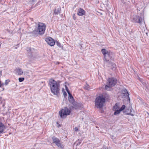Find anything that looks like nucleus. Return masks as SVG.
I'll list each match as a JSON object with an SVG mask.
<instances>
[{
    "label": "nucleus",
    "instance_id": "1",
    "mask_svg": "<svg viewBox=\"0 0 149 149\" xmlns=\"http://www.w3.org/2000/svg\"><path fill=\"white\" fill-rule=\"evenodd\" d=\"M49 85L52 93L54 95L58 96L59 94L60 86L59 83L53 79H51L49 81Z\"/></svg>",
    "mask_w": 149,
    "mask_h": 149
},
{
    "label": "nucleus",
    "instance_id": "2",
    "mask_svg": "<svg viewBox=\"0 0 149 149\" xmlns=\"http://www.w3.org/2000/svg\"><path fill=\"white\" fill-rule=\"evenodd\" d=\"M37 28L36 29V31L40 35L43 34L45 31L46 26L45 23L39 22L37 25Z\"/></svg>",
    "mask_w": 149,
    "mask_h": 149
},
{
    "label": "nucleus",
    "instance_id": "3",
    "mask_svg": "<svg viewBox=\"0 0 149 149\" xmlns=\"http://www.w3.org/2000/svg\"><path fill=\"white\" fill-rule=\"evenodd\" d=\"M105 99L102 96L97 97L95 100V106L98 108L103 107L104 103L105 102Z\"/></svg>",
    "mask_w": 149,
    "mask_h": 149
},
{
    "label": "nucleus",
    "instance_id": "4",
    "mask_svg": "<svg viewBox=\"0 0 149 149\" xmlns=\"http://www.w3.org/2000/svg\"><path fill=\"white\" fill-rule=\"evenodd\" d=\"M70 110L67 107H65L61 109L59 112V115L61 118H64L66 116L70 115Z\"/></svg>",
    "mask_w": 149,
    "mask_h": 149
},
{
    "label": "nucleus",
    "instance_id": "5",
    "mask_svg": "<svg viewBox=\"0 0 149 149\" xmlns=\"http://www.w3.org/2000/svg\"><path fill=\"white\" fill-rule=\"evenodd\" d=\"M107 85H106L105 89L107 91L110 90L111 87L115 85L117 80L113 78H109L107 80Z\"/></svg>",
    "mask_w": 149,
    "mask_h": 149
},
{
    "label": "nucleus",
    "instance_id": "6",
    "mask_svg": "<svg viewBox=\"0 0 149 149\" xmlns=\"http://www.w3.org/2000/svg\"><path fill=\"white\" fill-rule=\"evenodd\" d=\"M143 18V16H139L137 15H135L133 16L132 21L134 22L141 24L143 21L144 20Z\"/></svg>",
    "mask_w": 149,
    "mask_h": 149
},
{
    "label": "nucleus",
    "instance_id": "7",
    "mask_svg": "<svg viewBox=\"0 0 149 149\" xmlns=\"http://www.w3.org/2000/svg\"><path fill=\"white\" fill-rule=\"evenodd\" d=\"M52 140L53 142L58 147L62 148H63L64 146L61 143V141L58 139L54 136L52 137Z\"/></svg>",
    "mask_w": 149,
    "mask_h": 149
},
{
    "label": "nucleus",
    "instance_id": "8",
    "mask_svg": "<svg viewBox=\"0 0 149 149\" xmlns=\"http://www.w3.org/2000/svg\"><path fill=\"white\" fill-rule=\"evenodd\" d=\"M104 60L106 61V63L107 64H108L109 65H108L109 67H111V69L112 70H115L116 69V65L115 64L113 63H111L110 61H109V60H107V59L109 56H104Z\"/></svg>",
    "mask_w": 149,
    "mask_h": 149
},
{
    "label": "nucleus",
    "instance_id": "9",
    "mask_svg": "<svg viewBox=\"0 0 149 149\" xmlns=\"http://www.w3.org/2000/svg\"><path fill=\"white\" fill-rule=\"evenodd\" d=\"M46 42L51 46H53L55 44L54 40L50 37H48L45 39Z\"/></svg>",
    "mask_w": 149,
    "mask_h": 149
},
{
    "label": "nucleus",
    "instance_id": "10",
    "mask_svg": "<svg viewBox=\"0 0 149 149\" xmlns=\"http://www.w3.org/2000/svg\"><path fill=\"white\" fill-rule=\"evenodd\" d=\"M5 127L4 125L0 121V134L3 133L5 130Z\"/></svg>",
    "mask_w": 149,
    "mask_h": 149
},
{
    "label": "nucleus",
    "instance_id": "11",
    "mask_svg": "<svg viewBox=\"0 0 149 149\" xmlns=\"http://www.w3.org/2000/svg\"><path fill=\"white\" fill-rule=\"evenodd\" d=\"M84 10L81 8H79L78 10L77 14L79 16L84 15L85 13Z\"/></svg>",
    "mask_w": 149,
    "mask_h": 149
},
{
    "label": "nucleus",
    "instance_id": "12",
    "mask_svg": "<svg viewBox=\"0 0 149 149\" xmlns=\"http://www.w3.org/2000/svg\"><path fill=\"white\" fill-rule=\"evenodd\" d=\"M122 94H124V96H127L128 98L129 99V100H130V99L129 97V94L127 92V90L126 89H124L122 90Z\"/></svg>",
    "mask_w": 149,
    "mask_h": 149
},
{
    "label": "nucleus",
    "instance_id": "13",
    "mask_svg": "<svg viewBox=\"0 0 149 149\" xmlns=\"http://www.w3.org/2000/svg\"><path fill=\"white\" fill-rule=\"evenodd\" d=\"M16 73L19 75H21L23 73L22 70L20 68H18L16 69Z\"/></svg>",
    "mask_w": 149,
    "mask_h": 149
},
{
    "label": "nucleus",
    "instance_id": "14",
    "mask_svg": "<svg viewBox=\"0 0 149 149\" xmlns=\"http://www.w3.org/2000/svg\"><path fill=\"white\" fill-rule=\"evenodd\" d=\"M61 8H56L54 11V13L55 15H58L60 13Z\"/></svg>",
    "mask_w": 149,
    "mask_h": 149
},
{
    "label": "nucleus",
    "instance_id": "15",
    "mask_svg": "<svg viewBox=\"0 0 149 149\" xmlns=\"http://www.w3.org/2000/svg\"><path fill=\"white\" fill-rule=\"evenodd\" d=\"M26 50L28 53L30 54H32V53H33V52L34 51V49L31 48L30 47H27Z\"/></svg>",
    "mask_w": 149,
    "mask_h": 149
},
{
    "label": "nucleus",
    "instance_id": "16",
    "mask_svg": "<svg viewBox=\"0 0 149 149\" xmlns=\"http://www.w3.org/2000/svg\"><path fill=\"white\" fill-rule=\"evenodd\" d=\"M120 109V107L119 105L116 103L115 104L114 106H113V110L114 111L118 110Z\"/></svg>",
    "mask_w": 149,
    "mask_h": 149
},
{
    "label": "nucleus",
    "instance_id": "17",
    "mask_svg": "<svg viewBox=\"0 0 149 149\" xmlns=\"http://www.w3.org/2000/svg\"><path fill=\"white\" fill-rule=\"evenodd\" d=\"M68 94L69 95V100L70 102H72L73 100V97H72V95L70 93H68Z\"/></svg>",
    "mask_w": 149,
    "mask_h": 149
},
{
    "label": "nucleus",
    "instance_id": "18",
    "mask_svg": "<svg viewBox=\"0 0 149 149\" xmlns=\"http://www.w3.org/2000/svg\"><path fill=\"white\" fill-rule=\"evenodd\" d=\"M127 114L133 116L135 114L134 111L132 109H130V112L128 113Z\"/></svg>",
    "mask_w": 149,
    "mask_h": 149
},
{
    "label": "nucleus",
    "instance_id": "19",
    "mask_svg": "<svg viewBox=\"0 0 149 149\" xmlns=\"http://www.w3.org/2000/svg\"><path fill=\"white\" fill-rule=\"evenodd\" d=\"M107 50L105 49H102L101 50V52L102 53L104 56H105L106 55L107 52Z\"/></svg>",
    "mask_w": 149,
    "mask_h": 149
},
{
    "label": "nucleus",
    "instance_id": "20",
    "mask_svg": "<svg viewBox=\"0 0 149 149\" xmlns=\"http://www.w3.org/2000/svg\"><path fill=\"white\" fill-rule=\"evenodd\" d=\"M121 111H120V109L118 110H116L115 111V112L114 113V115H117L118 114L120 113Z\"/></svg>",
    "mask_w": 149,
    "mask_h": 149
},
{
    "label": "nucleus",
    "instance_id": "21",
    "mask_svg": "<svg viewBox=\"0 0 149 149\" xmlns=\"http://www.w3.org/2000/svg\"><path fill=\"white\" fill-rule=\"evenodd\" d=\"M106 55L108 56H110L112 55V52L110 50H107Z\"/></svg>",
    "mask_w": 149,
    "mask_h": 149
},
{
    "label": "nucleus",
    "instance_id": "22",
    "mask_svg": "<svg viewBox=\"0 0 149 149\" xmlns=\"http://www.w3.org/2000/svg\"><path fill=\"white\" fill-rule=\"evenodd\" d=\"M56 44L57 45L60 47H62V45L58 41H56Z\"/></svg>",
    "mask_w": 149,
    "mask_h": 149
},
{
    "label": "nucleus",
    "instance_id": "23",
    "mask_svg": "<svg viewBox=\"0 0 149 149\" xmlns=\"http://www.w3.org/2000/svg\"><path fill=\"white\" fill-rule=\"evenodd\" d=\"M125 105H123L122 106V107L120 108V111H122L123 110H124L125 109Z\"/></svg>",
    "mask_w": 149,
    "mask_h": 149
},
{
    "label": "nucleus",
    "instance_id": "24",
    "mask_svg": "<svg viewBox=\"0 0 149 149\" xmlns=\"http://www.w3.org/2000/svg\"><path fill=\"white\" fill-rule=\"evenodd\" d=\"M24 79V78L23 77H21L19 78L18 80L19 82L23 81Z\"/></svg>",
    "mask_w": 149,
    "mask_h": 149
},
{
    "label": "nucleus",
    "instance_id": "25",
    "mask_svg": "<svg viewBox=\"0 0 149 149\" xmlns=\"http://www.w3.org/2000/svg\"><path fill=\"white\" fill-rule=\"evenodd\" d=\"M10 81L8 79L6 80L5 82V84L6 85H7Z\"/></svg>",
    "mask_w": 149,
    "mask_h": 149
},
{
    "label": "nucleus",
    "instance_id": "26",
    "mask_svg": "<svg viewBox=\"0 0 149 149\" xmlns=\"http://www.w3.org/2000/svg\"><path fill=\"white\" fill-rule=\"evenodd\" d=\"M65 87L66 90L67 92V93H70V92L69 91L68 89V87L67 86H66V85H65Z\"/></svg>",
    "mask_w": 149,
    "mask_h": 149
},
{
    "label": "nucleus",
    "instance_id": "27",
    "mask_svg": "<svg viewBox=\"0 0 149 149\" xmlns=\"http://www.w3.org/2000/svg\"><path fill=\"white\" fill-rule=\"evenodd\" d=\"M85 88L87 90H89V86L88 85H87L86 86H85Z\"/></svg>",
    "mask_w": 149,
    "mask_h": 149
},
{
    "label": "nucleus",
    "instance_id": "28",
    "mask_svg": "<svg viewBox=\"0 0 149 149\" xmlns=\"http://www.w3.org/2000/svg\"><path fill=\"white\" fill-rule=\"evenodd\" d=\"M63 94L65 96H67V94L65 91L63 92Z\"/></svg>",
    "mask_w": 149,
    "mask_h": 149
},
{
    "label": "nucleus",
    "instance_id": "29",
    "mask_svg": "<svg viewBox=\"0 0 149 149\" xmlns=\"http://www.w3.org/2000/svg\"><path fill=\"white\" fill-rule=\"evenodd\" d=\"M74 130L75 131H77L78 130V128L77 127H75L74 128Z\"/></svg>",
    "mask_w": 149,
    "mask_h": 149
},
{
    "label": "nucleus",
    "instance_id": "30",
    "mask_svg": "<svg viewBox=\"0 0 149 149\" xmlns=\"http://www.w3.org/2000/svg\"><path fill=\"white\" fill-rule=\"evenodd\" d=\"M74 107L75 108V109H79V107H78V106H75Z\"/></svg>",
    "mask_w": 149,
    "mask_h": 149
},
{
    "label": "nucleus",
    "instance_id": "31",
    "mask_svg": "<svg viewBox=\"0 0 149 149\" xmlns=\"http://www.w3.org/2000/svg\"><path fill=\"white\" fill-rule=\"evenodd\" d=\"M36 0H32L33 2H35Z\"/></svg>",
    "mask_w": 149,
    "mask_h": 149
},
{
    "label": "nucleus",
    "instance_id": "32",
    "mask_svg": "<svg viewBox=\"0 0 149 149\" xmlns=\"http://www.w3.org/2000/svg\"><path fill=\"white\" fill-rule=\"evenodd\" d=\"M15 48V49H17V47H15V48Z\"/></svg>",
    "mask_w": 149,
    "mask_h": 149
},
{
    "label": "nucleus",
    "instance_id": "33",
    "mask_svg": "<svg viewBox=\"0 0 149 149\" xmlns=\"http://www.w3.org/2000/svg\"><path fill=\"white\" fill-rule=\"evenodd\" d=\"M146 34L147 35V33H146Z\"/></svg>",
    "mask_w": 149,
    "mask_h": 149
},
{
    "label": "nucleus",
    "instance_id": "34",
    "mask_svg": "<svg viewBox=\"0 0 149 149\" xmlns=\"http://www.w3.org/2000/svg\"><path fill=\"white\" fill-rule=\"evenodd\" d=\"M148 115L149 116V113H148Z\"/></svg>",
    "mask_w": 149,
    "mask_h": 149
}]
</instances>
